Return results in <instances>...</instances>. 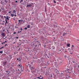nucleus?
<instances>
[{
	"label": "nucleus",
	"mask_w": 79,
	"mask_h": 79,
	"mask_svg": "<svg viewBox=\"0 0 79 79\" xmlns=\"http://www.w3.org/2000/svg\"><path fill=\"white\" fill-rule=\"evenodd\" d=\"M4 24V23H2V25H3Z\"/></svg>",
	"instance_id": "680f3d73"
},
{
	"label": "nucleus",
	"mask_w": 79,
	"mask_h": 79,
	"mask_svg": "<svg viewBox=\"0 0 79 79\" xmlns=\"http://www.w3.org/2000/svg\"><path fill=\"white\" fill-rule=\"evenodd\" d=\"M53 2L54 3H56V1H55V0H53Z\"/></svg>",
	"instance_id": "b1692460"
},
{
	"label": "nucleus",
	"mask_w": 79,
	"mask_h": 79,
	"mask_svg": "<svg viewBox=\"0 0 79 79\" xmlns=\"http://www.w3.org/2000/svg\"><path fill=\"white\" fill-rule=\"evenodd\" d=\"M12 13L13 14H15V13L16 14V11L15 10H14L13 11Z\"/></svg>",
	"instance_id": "9b49d317"
},
{
	"label": "nucleus",
	"mask_w": 79,
	"mask_h": 79,
	"mask_svg": "<svg viewBox=\"0 0 79 79\" xmlns=\"http://www.w3.org/2000/svg\"><path fill=\"white\" fill-rule=\"evenodd\" d=\"M36 78H38V79H43V77H42V78H40V77H36Z\"/></svg>",
	"instance_id": "dca6fc26"
},
{
	"label": "nucleus",
	"mask_w": 79,
	"mask_h": 79,
	"mask_svg": "<svg viewBox=\"0 0 79 79\" xmlns=\"http://www.w3.org/2000/svg\"><path fill=\"white\" fill-rule=\"evenodd\" d=\"M23 23H25V22H24V21H23Z\"/></svg>",
	"instance_id": "864d4df0"
},
{
	"label": "nucleus",
	"mask_w": 79,
	"mask_h": 79,
	"mask_svg": "<svg viewBox=\"0 0 79 79\" xmlns=\"http://www.w3.org/2000/svg\"><path fill=\"white\" fill-rule=\"evenodd\" d=\"M78 49V50L79 51V48Z\"/></svg>",
	"instance_id": "774afa93"
},
{
	"label": "nucleus",
	"mask_w": 79,
	"mask_h": 79,
	"mask_svg": "<svg viewBox=\"0 0 79 79\" xmlns=\"http://www.w3.org/2000/svg\"><path fill=\"white\" fill-rule=\"evenodd\" d=\"M7 45V44H6L5 45V47H6V46Z\"/></svg>",
	"instance_id": "37998d69"
},
{
	"label": "nucleus",
	"mask_w": 79,
	"mask_h": 79,
	"mask_svg": "<svg viewBox=\"0 0 79 79\" xmlns=\"http://www.w3.org/2000/svg\"><path fill=\"white\" fill-rule=\"evenodd\" d=\"M35 47H37V44H34L33 45Z\"/></svg>",
	"instance_id": "6ab92c4d"
},
{
	"label": "nucleus",
	"mask_w": 79,
	"mask_h": 79,
	"mask_svg": "<svg viewBox=\"0 0 79 79\" xmlns=\"http://www.w3.org/2000/svg\"><path fill=\"white\" fill-rule=\"evenodd\" d=\"M11 16H12V17H13V16H14V15H15L11 14Z\"/></svg>",
	"instance_id": "f3484780"
},
{
	"label": "nucleus",
	"mask_w": 79,
	"mask_h": 79,
	"mask_svg": "<svg viewBox=\"0 0 79 79\" xmlns=\"http://www.w3.org/2000/svg\"><path fill=\"white\" fill-rule=\"evenodd\" d=\"M64 73H61L60 74V77H62V76H64Z\"/></svg>",
	"instance_id": "f8f14e48"
},
{
	"label": "nucleus",
	"mask_w": 79,
	"mask_h": 79,
	"mask_svg": "<svg viewBox=\"0 0 79 79\" xmlns=\"http://www.w3.org/2000/svg\"><path fill=\"white\" fill-rule=\"evenodd\" d=\"M72 69H73L71 68V69H69V70H70V71H72Z\"/></svg>",
	"instance_id": "72a5a7b5"
},
{
	"label": "nucleus",
	"mask_w": 79,
	"mask_h": 79,
	"mask_svg": "<svg viewBox=\"0 0 79 79\" xmlns=\"http://www.w3.org/2000/svg\"><path fill=\"white\" fill-rule=\"evenodd\" d=\"M20 29L22 30V28H21Z\"/></svg>",
	"instance_id": "052dcab7"
},
{
	"label": "nucleus",
	"mask_w": 79,
	"mask_h": 79,
	"mask_svg": "<svg viewBox=\"0 0 79 79\" xmlns=\"http://www.w3.org/2000/svg\"><path fill=\"white\" fill-rule=\"evenodd\" d=\"M67 47H69V45H70V44H67Z\"/></svg>",
	"instance_id": "412c9836"
},
{
	"label": "nucleus",
	"mask_w": 79,
	"mask_h": 79,
	"mask_svg": "<svg viewBox=\"0 0 79 79\" xmlns=\"http://www.w3.org/2000/svg\"><path fill=\"white\" fill-rule=\"evenodd\" d=\"M4 2H5V3H8V1L7 0H5L4 1Z\"/></svg>",
	"instance_id": "ddd939ff"
},
{
	"label": "nucleus",
	"mask_w": 79,
	"mask_h": 79,
	"mask_svg": "<svg viewBox=\"0 0 79 79\" xmlns=\"http://www.w3.org/2000/svg\"><path fill=\"white\" fill-rule=\"evenodd\" d=\"M7 42V41H5V43H6V42Z\"/></svg>",
	"instance_id": "49530a36"
},
{
	"label": "nucleus",
	"mask_w": 79,
	"mask_h": 79,
	"mask_svg": "<svg viewBox=\"0 0 79 79\" xmlns=\"http://www.w3.org/2000/svg\"><path fill=\"white\" fill-rule=\"evenodd\" d=\"M2 37H5V34L4 33H2Z\"/></svg>",
	"instance_id": "423d86ee"
},
{
	"label": "nucleus",
	"mask_w": 79,
	"mask_h": 79,
	"mask_svg": "<svg viewBox=\"0 0 79 79\" xmlns=\"http://www.w3.org/2000/svg\"><path fill=\"white\" fill-rule=\"evenodd\" d=\"M14 34H16V32H14V33H13Z\"/></svg>",
	"instance_id": "f704fd0d"
},
{
	"label": "nucleus",
	"mask_w": 79,
	"mask_h": 79,
	"mask_svg": "<svg viewBox=\"0 0 79 79\" xmlns=\"http://www.w3.org/2000/svg\"><path fill=\"white\" fill-rule=\"evenodd\" d=\"M2 12V10L0 9V12Z\"/></svg>",
	"instance_id": "ea45409f"
},
{
	"label": "nucleus",
	"mask_w": 79,
	"mask_h": 79,
	"mask_svg": "<svg viewBox=\"0 0 79 79\" xmlns=\"http://www.w3.org/2000/svg\"><path fill=\"white\" fill-rule=\"evenodd\" d=\"M60 51H61V50H59V52H60Z\"/></svg>",
	"instance_id": "3c124183"
},
{
	"label": "nucleus",
	"mask_w": 79,
	"mask_h": 79,
	"mask_svg": "<svg viewBox=\"0 0 79 79\" xmlns=\"http://www.w3.org/2000/svg\"><path fill=\"white\" fill-rule=\"evenodd\" d=\"M68 16V17H70V16Z\"/></svg>",
	"instance_id": "5fc2aeb1"
},
{
	"label": "nucleus",
	"mask_w": 79,
	"mask_h": 79,
	"mask_svg": "<svg viewBox=\"0 0 79 79\" xmlns=\"http://www.w3.org/2000/svg\"><path fill=\"white\" fill-rule=\"evenodd\" d=\"M24 29H25V30H27V28L25 27V28Z\"/></svg>",
	"instance_id": "2f4dec72"
},
{
	"label": "nucleus",
	"mask_w": 79,
	"mask_h": 79,
	"mask_svg": "<svg viewBox=\"0 0 79 79\" xmlns=\"http://www.w3.org/2000/svg\"><path fill=\"white\" fill-rule=\"evenodd\" d=\"M7 33H8V34H9L10 33V32H9V31H8V30H7Z\"/></svg>",
	"instance_id": "cd10ccee"
},
{
	"label": "nucleus",
	"mask_w": 79,
	"mask_h": 79,
	"mask_svg": "<svg viewBox=\"0 0 79 79\" xmlns=\"http://www.w3.org/2000/svg\"><path fill=\"white\" fill-rule=\"evenodd\" d=\"M21 45V44H19V45Z\"/></svg>",
	"instance_id": "e2e57ef3"
},
{
	"label": "nucleus",
	"mask_w": 79,
	"mask_h": 79,
	"mask_svg": "<svg viewBox=\"0 0 79 79\" xmlns=\"http://www.w3.org/2000/svg\"><path fill=\"white\" fill-rule=\"evenodd\" d=\"M4 18L5 19H6V16H4Z\"/></svg>",
	"instance_id": "58836bf2"
},
{
	"label": "nucleus",
	"mask_w": 79,
	"mask_h": 79,
	"mask_svg": "<svg viewBox=\"0 0 79 79\" xmlns=\"http://www.w3.org/2000/svg\"><path fill=\"white\" fill-rule=\"evenodd\" d=\"M0 77H1V74H0Z\"/></svg>",
	"instance_id": "603ef678"
},
{
	"label": "nucleus",
	"mask_w": 79,
	"mask_h": 79,
	"mask_svg": "<svg viewBox=\"0 0 79 79\" xmlns=\"http://www.w3.org/2000/svg\"><path fill=\"white\" fill-rule=\"evenodd\" d=\"M14 15L15 17H16V15Z\"/></svg>",
	"instance_id": "4c0bfd02"
},
{
	"label": "nucleus",
	"mask_w": 79,
	"mask_h": 79,
	"mask_svg": "<svg viewBox=\"0 0 79 79\" xmlns=\"http://www.w3.org/2000/svg\"><path fill=\"white\" fill-rule=\"evenodd\" d=\"M3 53V51H0V53Z\"/></svg>",
	"instance_id": "7c9ffc66"
},
{
	"label": "nucleus",
	"mask_w": 79,
	"mask_h": 79,
	"mask_svg": "<svg viewBox=\"0 0 79 79\" xmlns=\"http://www.w3.org/2000/svg\"><path fill=\"white\" fill-rule=\"evenodd\" d=\"M7 20H9V18H8V16H7V18L6 19Z\"/></svg>",
	"instance_id": "4be33fe9"
},
{
	"label": "nucleus",
	"mask_w": 79,
	"mask_h": 79,
	"mask_svg": "<svg viewBox=\"0 0 79 79\" xmlns=\"http://www.w3.org/2000/svg\"><path fill=\"white\" fill-rule=\"evenodd\" d=\"M42 77V76L40 75V77Z\"/></svg>",
	"instance_id": "4d7b16f0"
},
{
	"label": "nucleus",
	"mask_w": 79,
	"mask_h": 79,
	"mask_svg": "<svg viewBox=\"0 0 79 79\" xmlns=\"http://www.w3.org/2000/svg\"><path fill=\"white\" fill-rule=\"evenodd\" d=\"M9 58H10V59L11 60V58H12V57H11V56H9Z\"/></svg>",
	"instance_id": "a211bd4d"
},
{
	"label": "nucleus",
	"mask_w": 79,
	"mask_h": 79,
	"mask_svg": "<svg viewBox=\"0 0 79 79\" xmlns=\"http://www.w3.org/2000/svg\"><path fill=\"white\" fill-rule=\"evenodd\" d=\"M2 44H3V43H2Z\"/></svg>",
	"instance_id": "6e6d98bb"
},
{
	"label": "nucleus",
	"mask_w": 79,
	"mask_h": 79,
	"mask_svg": "<svg viewBox=\"0 0 79 79\" xmlns=\"http://www.w3.org/2000/svg\"><path fill=\"white\" fill-rule=\"evenodd\" d=\"M64 57L65 59L67 60H70V56H66L65 55L64 56Z\"/></svg>",
	"instance_id": "f257e3e1"
},
{
	"label": "nucleus",
	"mask_w": 79,
	"mask_h": 79,
	"mask_svg": "<svg viewBox=\"0 0 79 79\" xmlns=\"http://www.w3.org/2000/svg\"><path fill=\"white\" fill-rule=\"evenodd\" d=\"M18 67L20 69H21V70L22 72L23 71V69H22V65L21 66V65H19L18 66Z\"/></svg>",
	"instance_id": "20e7f679"
},
{
	"label": "nucleus",
	"mask_w": 79,
	"mask_h": 79,
	"mask_svg": "<svg viewBox=\"0 0 79 79\" xmlns=\"http://www.w3.org/2000/svg\"><path fill=\"white\" fill-rule=\"evenodd\" d=\"M32 3H30V4H29V3H27V5L26 7L27 8H31V6H32Z\"/></svg>",
	"instance_id": "f03ea898"
},
{
	"label": "nucleus",
	"mask_w": 79,
	"mask_h": 79,
	"mask_svg": "<svg viewBox=\"0 0 79 79\" xmlns=\"http://www.w3.org/2000/svg\"><path fill=\"white\" fill-rule=\"evenodd\" d=\"M26 0V1H27V0Z\"/></svg>",
	"instance_id": "0e129e2a"
},
{
	"label": "nucleus",
	"mask_w": 79,
	"mask_h": 79,
	"mask_svg": "<svg viewBox=\"0 0 79 79\" xmlns=\"http://www.w3.org/2000/svg\"><path fill=\"white\" fill-rule=\"evenodd\" d=\"M5 42H4L3 43V44H5Z\"/></svg>",
	"instance_id": "8fccbe9b"
},
{
	"label": "nucleus",
	"mask_w": 79,
	"mask_h": 79,
	"mask_svg": "<svg viewBox=\"0 0 79 79\" xmlns=\"http://www.w3.org/2000/svg\"><path fill=\"white\" fill-rule=\"evenodd\" d=\"M67 34V33H65V32L63 33V36H65V35H66V34Z\"/></svg>",
	"instance_id": "6e6552de"
},
{
	"label": "nucleus",
	"mask_w": 79,
	"mask_h": 79,
	"mask_svg": "<svg viewBox=\"0 0 79 79\" xmlns=\"http://www.w3.org/2000/svg\"><path fill=\"white\" fill-rule=\"evenodd\" d=\"M48 4H49V5L50 6V3H48Z\"/></svg>",
	"instance_id": "09e8293b"
},
{
	"label": "nucleus",
	"mask_w": 79,
	"mask_h": 79,
	"mask_svg": "<svg viewBox=\"0 0 79 79\" xmlns=\"http://www.w3.org/2000/svg\"><path fill=\"white\" fill-rule=\"evenodd\" d=\"M5 72L6 73V74H9V73H10L9 72H8L7 71H5Z\"/></svg>",
	"instance_id": "9d476101"
},
{
	"label": "nucleus",
	"mask_w": 79,
	"mask_h": 79,
	"mask_svg": "<svg viewBox=\"0 0 79 79\" xmlns=\"http://www.w3.org/2000/svg\"><path fill=\"white\" fill-rule=\"evenodd\" d=\"M28 65H29V67L30 68V69H34V67L31 66V65H30L29 64H28Z\"/></svg>",
	"instance_id": "0eeeda50"
},
{
	"label": "nucleus",
	"mask_w": 79,
	"mask_h": 79,
	"mask_svg": "<svg viewBox=\"0 0 79 79\" xmlns=\"http://www.w3.org/2000/svg\"><path fill=\"white\" fill-rule=\"evenodd\" d=\"M15 28L16 29H18V27L17 26H15Z\"/></svg>",
	"instance_id": "5701e85b"
},
{
	"label": "nucleus",
	"mask_w": 79,
	"mask_h": 79,
	"mask_svg": "<svg viewBox=\"0 0 79 79\" xmlns=\"http://www.w3.org/2000/svg\"><path fill=\"white\" fill-rule=\"evenodd\" d=\"M15 3H18V1H15Z\"/></svg>",
	"instance_id": "e433bc0d"
},
{
	"label": "nucleus",
	"mask_w": 79,
	"mask_h": 79,
	"mask_svg": "<svg viewBox=\"0 0 79 79\" xmlns=\"http://www.w3.org/2000/svg\"><path fill=\"white\" fill-rule=\"evenodd\" d=\"M4 48V47L2 46V47H1L0 48V49L1 50L2 48Z\"/></svg>",
	"instance_id": "bb28decb"
},
{
	"label": "nucleus",
	"mask_w": 79,
	"mask_h": 79,
	"mask_svg": "<svg viewBox=\"0 0 79 79\" xmlns=\"http://www.w3.org/2000/svg\"><path fill=\"white\" fill-rule=\"evenodd\" d=\"M1 10H5L4 9H3V8H1Z\"/></svg>",
	"instance_id": "473e14b6"
},
{
	"label": "nucleus",
	"mask_w": 79,
	"mask_h": 79,
	"mask_svg": "<svg viewBox=\"0 0 79 79\" xmlns=\"http://www.w3.org/2000/svg\"><path fill=\"white\" fill-rule=\"evenodd\" d=\"M63 63H62V60H60V61H59V64L60 65H61Z\"/></svg>",
	"instance_id": "39448f33"
},
{
	"label": "nucleus",
	"mask_w": 79,
	"mask_h": 79,
	"mask_svg": "<svg viewBox=\"0 0 79 79\" xmlns=\"http://www.w3.org/2000/svg\"><path fill=\"white\" fill-rule=\"evenodd\" d=\"M26 66H27V67H28V66L26 64L25 65Z\"/></svg>",
	"instance_id": "c9c22d12"
},
{
	"label": "nucleus",
	"mask_w": 79,
	"mask_h": 79,
	"mask_svg": "<svg viewBox=\"0 0 79 79\" xmlns=\"http://www.w3.org/2000/svg\"><path fill=\"white\" fill-rule=\"evenodd\" d=\"M8 13H11V11H9V12H8Z\"/></svg>",
	"instance_id": "a19ab883"
},
{
	"label": "nucleus",
	"mask_w": 79,
	"mask_h": 79,
	"mask_svg": "<svg viewBox=\"0 0 79 79\" xmlns=\"http://www.w3.org/2000/svg\"><path fill=\"white\" fill-rule=\"evenodd\" d=\"M49 42H50V43H51L50 41H49Z\"/></svg>",
	"instance_id": "69168bd1"
},
{
	"label": "nucleus",
	"mask_w": 79,
	"mask_h": 79,
	"mask_svg": "<svg viewBox=\"0 0 79 79\" xmlns=\"http://www.w3.org/2000/svg\"><path fill=\"white\" fill-rule=\"evenodd\" d=\"M74 45H72V50H73H73H75V49H74V48H73L74 47Z\"/></svg>",
	"instance_id": "1a4fd4ad"
},
{
	"label": "nucleus",
	"mask_w": 79,
	"mask_h": 79,
	"mask_svg": "<svg viewBox=\"0 0 79 79\" xmlns=\"http://www.w3.org/2000/svg\"><path fill=\"white\" fill-rule=\"evenodd\" d=\"M3 64H4V65H5V64H6V62H3Z\"/></svg>",
	"instance_id": "2eb2a0df"
},
{
	"label": "nucleus",
	"mask_w": 79,
	"mask_h": 79,
	"mask_svg": "<svg viewBox=\"0 0 79 79\" xmlns=\"http://www.w3.org/2000/svg\"><path fill=\"white\" fill-rule=\"evenodd\" d=\"M6 21V23H8V22H7V20H5Z\"/></svg>",
	"instance_id": "c85d7f7f"
},
{
	"label": "nucleus",
	"mask_w": 79,
	"mask_h": 79,
	"mask_svg": "<svg viewBox=\"0 0 79 79\" xmlns=\"http://www.w3.org/2000/svg\"><path fill=\"white\" fill-rule=\"evenodd\" d=\"M5 31V30L4 29V30H3V31L4 32V31Z\"/></svg>",
	"instance_id": "c03bdc74"
},
{
	"label": "nucleus",
	"mask_w": 79,
	"mask_h": 79,
	"mask_svg": "<svg viewBox=\"0 0 79 79\" xmlns=\"http://www.w3.org/2000/svg\"><path fill=\"white\" fill-rule=\"evenodd\" d=\"M16 39H18V37H16Z\"/></svg>",
	"instance_id": "79ce46f5"
},
{
	"label": "nucleus",
	"mask_w": 79,
	"mask_h": 79,
	"mask_svg": "<svg viewBox=\"0 0 79 79\" xmlns=\"http://www.w3.org/2000/svg\"><path fill=\"white\" fill-rule=\"evenodd\" d=\"M19 60V59H18V58H17V60Z\"/></svg>",
	"instance_id": "13d9d810"
},
{
	"label": "nucleus",
	"mask_w": 79,
	"mask_h": 79,
	"mask_svg": "<svg viewBox=\"0 0 79 79\" xmlns=\"http://www.w3.org/2000/svg\"><path fill=\"white\" fill-rule=\"evenodd\" d=\"M15 42H14V43H13V44H15Z\"/></svg>",
	"instance_id": "de8ad7c7"
},
{
	"label": "nucleus",
	"mask_w": 79,
	"mask_h": 79,
	"mask_svg": "<svg viewBox=\"0 0 79 79\" xmlns=\"http://www.w3.org/2000/svg\"><path fill=\"white\" fill-rule=\"evenodd\" d=\"M72 62L74 64H76V62H77V61H76V60L73 59L72 60Z\"/></svg>",
	"instance_id": "7ed1b4c3"
},
{
	"label": "nucleus",
	"mask_w": 79,
	"mask_h": 79,
	"mask_svg": "<svg viewBox=\"0 0 79 79\" xmlns=\"http://www.w3.org/2000/svg\"><path fill=\"white\" fill-rule=\"evenodd\" d=\"M30 25H28L27 27L28 28H30Z\"/></svg>",
	"instance_id": "393cba45"
},
{
	"label": "nucleus",
	"mask_w": 79,
	"mask_h": 79,
	"mask_svg": "<svg viewBox=\"0 0 79 79\" xmlns=\"http://www.w3.org/2000/svg\"><path fill=\"white\" fill-rule=\"evenodd\" d=\"M19 32H20L19 31L18 32V33H19Z\"/></svg>",
	"instance_id": "a18cd8bd"
},
{
	"label": "nucleus",
	"mask_w": 79,
	"mask_h": 79,
	"mask_svg": "<svg viewBox=\"0 0 79 79\" xmlns=\"http://www.w3.org/2000/svg\"><path fill=\"white\" fill-rule=\"evenodd\" d=\"M56 72L57 74H59V71H56Z\"/></svg>",
	"instance_id": "a878e982"
},
{
	"label": "nucleus",
	"mask_w": 79,
	"mask_h": 79,
	"mask_svg": "<svg viewBox=\"0 0 79 79\" xmlns=\"http://www.w3.org/2000/svg\"><path fill=\"white\" fill-rule=\"evenodd\" d=\"M20 32H21V31H20Z\"/></svg>",
	"instance_id": "bf43d9fd"
},
{
	"label": "nucleus",
	"mask_w": 79,
	"mask_h": 79,
	"mask_svg": "<svg viewBox=\"0 0 79 79\" xmlns=\"http://www.w3.org/2000/svg\"><path fill=\"white\" fill-rule=\"evenodd\" d=\"M18 21L19 22H20V23H21L22 22H23V20H19Z\"/></svg>",
	"instance_id": "4468645a"
},
{
	"label": "nucleus",
	"mask_w": 79,
	"mask_h": 79,
	"mask_svg": "<svg viewBox=\"0 0 79 79\" xmlns=\"http://www.w3.org/2000/svg\"><path fill=\"white\" fill-rule=\"evenodd\" d=\"M2 12L3 13H5V10H3Z\"/></svg>",
	"instance_id": "c756f323"
},
{
	"label": "nucleus",
	"mask_w": 79,
	"mask_h": 79,
	"mask_svg": "<svg viewBox=\"0 0 79 79\" xmlns=\"http://www.w3.org/2000/svg\"><path fill=\"white\" fill-rule=\"evenodd\" d=\"M23 2V0H21L20 1V3H21L22 2Z\"/></svg>",
	"instance_id": "aec40b11"
},
{
	"label": "nucleus",
	"mask_w": 79,
	"mask_h": 79,
	"mask_svg": "<svg viewBox=\"0 0 79 79\" xmlns=\"http://www.w3.org/2000/svg\"><path fill=\"white\" fill-rule=\"evenodd\" d=\"M14 53H15V54L16 53H15V52H14Z\"/></svg>",
	"instance_id": "338daca9"
}]
</instances>
